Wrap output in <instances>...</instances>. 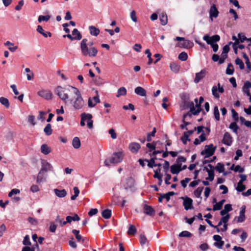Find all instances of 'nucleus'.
I'll list each match as a JSON object with an SVG mask.
<instances>
[{
	"label": "nucleus",
	"instance_id": "obj_1",
	"mask_svg": "<svg viewBox=\"0 0 251 251\" xmlns=\"http://www.w3.org/2000/svg\"><path fill=\"white\" fill-rule=\"evenodd\" d=\"M55 93L66 104H71L75 109H80L84 105V102L80 92L76 87L70 85L66 87L57 86Z\"/></svg>",
	"mask_w": 251,
	"mask_h": 251
},
{
	"label": "nucleus",
	"instance_id": "obj_2",
	"mask_svg": "<svg viewBox=\"0 0 251 251\" xmlns=\"http://www.w3.org/2000/svg\"><path fill=\"white\" fill-rule=\"evenodd\" d=\"M88 39H83L80 43V47L82 55L85 57H93L96 56L98 52V50L95 47H88L87 42Z\"/></svg>",
	"mask_w": 251,
	"mask_h": 251
},
{
	"label": "nucleus",
	"instance_id": "obj_3",
	"mask_svg": "<svg viewBox=\"0 0 251 251\" xmlns=\"http://www.w3.org/2000/svg\"><path fill=\"white\" fill-rule=\"evenodd\" d=\"M41 166V169L37 177L36 182L38 183H40L43 181L46 173L51 171L53 168L52 165L46 160H42Z\"/></svg>",
	"mask_w": 251,
	"mask_h": 251
},
{
	"label": "nucleus",
	"instance_id": "obj_4",
	"mask_svg": "<svg viewBox=\"0 0 251 251\" xmlns=\"http://www.w3.org/2000/svg\"><path fill=\"white\" fill-rule=\"evenodd\" d=\"M123 152L121 151L115 152L109 158L104 161V164L106 166H109L111 164L121 162L123 160Z\"/></svg>",
	"mask_w": 251,
	"mask_h": 251
},
{
	"label": "nucleus",
	"instance_id": "obj_5",
	"mask_svg": "<svg viewBox=\"0 0 251 251\" xmlns=\"http://www.w3.org/2000/svg\"><path fill=\"white\" fill-rule=\"evenodd\" d=\"M203 39L208 44L211 45L214 52L217 51L219 47L218 44H215V43L219 41L220 39V37L218 35H215L212 37H210L208 35H205L203 37Z\"/></svg>",
	"mask_w": 251,
	"mask_h": 251
},
{
	"label": "nucleus",
	"instance_id": "obj_6",
	"mask_svg": "<svg viewBox=\"0 0 251 251\" xmlns=\"http://www.w3.org/2000/svg\"><path fill=\"white\" fill-rule=\"evenodd\" d=\"M204 99L202 97H201L199 99V103H197L195 105L193 102H188L187 103L188 106L189 107L190 111L193 113V115H196L201 111V104L203 102Z\"/></svg>",
	"mask_w": 251,
	"mask_h": 251
},
{
	"label": "nucleus",
	"instance_id": "obj_7",
	"mask_svg": "<svg viewBox=\"0 0 251 251\" xmlns=\"http://www.w3.org/2000/svg\"><path fill=\"white\" fill-rule=\"evenodd\" d=\"M216 149V147H214L213 144H210L205 146V149L201 152L202 155H205V158L209 157L212 155Z\"/></svg>",
	"mask_w": 251,
	"mask_h": 251
},
{
	"label": "nucleus",
	"instance_id": "obj_8",
	"mask_svg": "<svg viewBox=\"0 0 251 251\" xmlns=\"http://www.w3.org/2000/svg\"><path fill=\"white\" fill-rule=\"evenodd\" d=\"M176 41H182V42L177 44V46L181 48H188L193 46V43L189 40H185L184 38L180 37H176L175 39Z\"/></svg>",
	"mask_w": 251,
	"mask_h": 251
},
{
	"label": "nucleus",
	"instance_id": "obj_9",
	"mask_svg": "<svg viewBox=\"0 0 251 251\" xmlns=\"http://www.w3.org/2000/svg\"><path fill=\"white\" fill-rule=\"evenodd\" d=\"M218 92L221 93H223L224 92V89L221 86L220 83H218L217 86H213L212 88V94L214 98L216 99H219L220 97Z\"/></svg>",
	"mask_w": 251,
	"mask_h": 251
},
{
	"label": "nucleus",
	"instance_id": "obj_10",
	"mask_svg": "<svg viewBox=\"0 0 251 251\" xmlns=\"http://www.w3.org/2000/svg\"><path fill=\"white\" fill-rule=\"evenodd\" d=\"M181 199L183 200V205L186 210L191 209L193 203V200L191 198L188 197H181Z\"/></svg>",
	"mask_w": 251,
	"mask_h": 251
},
{
	"label": "nucleus",
	"instance_id": "obj_11",
	"mask_svg": "<svg viewBox=\"0 0 251 251\" xmlns=\"http://www.w3.org/2000/svg\"><path fill=\"white\" fill-rule=\"evenodd\" d=\"M222 142L226 146H230L232 143V138L230 133L227 132H225Z\"/></svg>",
	"mask_w": 251,
	"mask_h": 251
},
{
	"label": "nucleus",
	"instance_id": "obj_12",
	"mask_svg": "<svg viewBox=\"0 0 251 251\" xmlns=\"http://www.w3.org/2000/svg\"><path fill=\"white\" fill-rule=\"evenodd\" d=\"M100 102L99 96L97 95L93 98H89L88 100V105L89 107H94L97 103Z\"/></svg>",
	"mask_w": 251,
	"mask_h": 251
},
{
	"label": "nucleus",
	"instance_id": "obj_13",
	"mask_svg": "<svg viewBox=\"0 0 251 251\" xmlns=\"http://www.w3.org/2000/svg\"><path fill=\"white\" fill-rule=\"evenodd\" d=\"M245 211H246V206L243 205L241 208L240 212V215L238 217H236L235 219H237V223L243 222L245 220Z\"/></svg>",
	"mask_w": 251,
	"mask_h": 251
},
{
	"label": "nucleus",
	"instance_id": "obj_14",
	"mask_svg": "<svg viewBox=\"0 0 251 251\" xmlns=\"http://www.w3.org/2000/svg\"><path fill=\"white\" fill-rule=\"evenodd\" d=\"M83 115L85 117L87 122V125L89 128L92 129L93 127V121L92 120V115L91 114L83 113Z\"/></svg>",
	"mask_w": 251,
	"mask_h": 251
},
{
	"label": "nucleus",
	"instance_id": "obj_15",
	"mask_svg": "<svg viewBox=\"0 0 251 251\" xmlns=\"http://www.w3.org/2000/svg\"><path fill=\"white\" fill-rule=\"evenodd\" d=\"M38 94L40 97L47 100H50L52 98V93L49 90H41L38 92Z\"/></svg>",
	"mask_w": 251,
	"mask_h": 251
},
{
	"label": "nucleus",
	"instance_id": "obj_16",
	"mask_svg": "<svg viewBox=\"0 0 251 251\" xmlns=\"http://www.w3.org/2000/svg\"><path fill=\"white\" fill-rule=\"evenodd\" d=\"M213 239L216 241L214 245L219 249H222L224 245V241L222 240L221 237L219 235L213 236Z\"/></svg>",
	"mask_w": 251,
	"mask_h": 251
},
{
	"label": "nucleus",
	"instance_id": "obj_17",
	"mask_svg": "<svg viewBox=\"0 0 251 251\" xmlns=\"http://www.w3.org/2000/svg\"><path fill=\"white\" fill-rule=\"evenodd\" d=\"M206 71L205 70H202L200 72L196 73L194 82L198 83L206 75Z\"/></svg>",
	"mask_w": 251,
	"mask_h": 251
},
{
	"label": "nucleus",
	"instance_id": "obj_18",
	"mask_svg": "<svg viewBox=\"0 0 251 251\" xmlns=\"http://www.w3.org/2000/svg\"><path fill=\"white\" fill-rule=\"evenodd\" d=\"M140 148V144L136 142L131 143L129 146V150L133 153H137Z\"/></svg>",
	"mask_w": 251,
	"mask_h": 251
},
{
	"label": "nucleus",
	"instance_id": "obj_19",
	"mask_svg": "<svg viewBox=\"0 0 251 251\" xmlns=\"http://www.w3.org/2000/svg\"><path fill=\"white\" fill-rule=\"evenodd\" d=\"M210 17L212 19L213 17L216 18L219 14V11L215 4H213L209 10Z\"/></svg>",
	"mask_w": 251,
	"mask_h": 251
},
{
	"label": "nucleus",
	"instance_id": "obj_20",
	"mask_svg": "<svg viewBox=\"0 0 251 251\" xmlns=\"http://www.w3.org/2000/svg\"><path fill=\"white\" fill-rule=\"evenodd\" d=\"M144 212L147 215L150 216H153L155 214V211L153 208L151 206L148 205H144L143 207Z\"/></svg>",
	"mask_w": 251,
	"mask_h": 251
},
{
	"label": "nucleus",
	"instance_id": "obj_21",
	"mask_svg": "<svg viewBox=\"0 0 251 251\" xmlns=\"http://www.w3.org/2000/svg\"><path fill=\"white\" fill-rule=\"evenodd\" d=\"M208 166L210 168L211 170L208 169L207 168H205L204 170L206 171V172L208 174V177L206 178L207 180H209L210 181H212L214 179V171L212 169L213 167L211 165H208Z\"/></svg>",
	"mask_w": 251,
	"mask_h": 251
},
{
	"label": "nucleus",
	"instance_id": "obj_22",
	"mask_svg": "<svg viewBox=\"0 0 251 251\" xmlns=\"http://www.w3.org/2000/svg\"><path fill=\"white\" fill-rule=\"evenodd\" d=\"M181 170V165L174 164L171 166V172L173 174H177Z\"/></svg>",
	"mask_w": 251,
	"mask_h": 251
},
{
	"label": "nucleus",
	"instance_id": "obj_23",
	"mask_svg": "<svg viewBox=\"0 0 251 251\" xmlns=\"http://www.w3.org/2000/svg\"><path fill=\"white\" fill-rule=\"evenodd\" d=\"M37 31L41 34L44 37H47L48 36L51 37V34L50 32L45 31L42 26L39 25L37 27Z\"/></svg>",
	"mask_w": 251,
	"mask_h": 251
},
{
	"label": "nucleus",
	"instance_id": "obj_24",
	"mask_svg": "<svg viewBox=\"0 0 251 251\" xmlns=\"http://www.w3.org/2000/svg\"><path fill=\"white\" fill-rule=\"evenodd\" d=\"M53 191L56 196L59 198H64L67 195V192L65 189L60 190L58 189H54Z\"/></svg>",
	"mask_w": 251,
	"mask_h": 251
},
{
	"label": "nucleus",
	"instance_id": "obj_25",
	"mask_svg": "<svg viewBox=\"0 0 251 251\" xmlns=\"http://www.w3.org/2000/svg\"><path fill=\"white\" fill-rule=\"evenodd\" d=\"M135 93L140 96L145 97L146 96V91L143 87L138 86L135 89Z\"/></svg>",
	"mask_w": 251,
	"mask_h": 251
},
{
	"label": "nucleus",
	"instance_id": "obj_26",
	"mask_svg": "<svg viewBox=\"0 0 251 251\" xmlns=\"http://www.w3.org/2000/svg\"><path fill=\"white\" fill-rule=\"evenodd\" d=\"M90 33L91 35L97 36L100 33V30L95 26L91 25L89 27Z\"/></svg>",
	"mask_w": 251,
	"mask_h": 251
},
{
	"label": "nucleus",
	"instance_id": "obj_27",
	"mask_svg": "<svg viewBox=\"0 0 251 251\" xmlns=\"http://www.w3.org/2000/svg\"><path fill=\"white\" fill-rule=\"evenodd\" d=\"M170 68L174 73L177 74L179 71L180 66L175 62H171L170 64Z\"/></svg>",
	"mask_w": 251,
	"mask_h": 251
},
{
	"label": "nucleus",
	"instance_id": "obj_28",
	"mask_svg": "<svg viewBox=\"0 0 251 251\" xmlns=\"http://www.w3.org/2000/svg\"><path fill=\"white\" fill-rule=\"evenodd\" d=\"M41 151L42 153L47 155L51 152V149L47 144H43L41 147Z\"/></svg>",
	"mask_w": 251,
	"mask_h": 251
},
{
	"label": "nucleus",
	"instance_id": "obj_29",
	"mask_svg": "<svg viewBox=\"0 0 251 251\" xmlns=\"http://www.w3.org/2000/svg\"><path fill=\"white\" fill-rule=\"evenodd\" d=\"M80 141L79 139L75 137L72 141V145L75 149H77L80 147Z\"/></svg>",
	"mask_w": 251,
	"mask_h": 251
},
{
	"label": "nucleus",
	"instance_id": "obj_30",
	"mask_svg": "<svg viewBox=\"0 0 251 251\" xmlns=\"http://www.w3.org/2000/svg\"><path fill=\"white\" fill-rule=\"evenodd\" d=\"M225 200H223L219 202L216 203L215 204L213 205V210L214 211L220 210L223 205V204L225 202Z\"/></svg>",
	"mask_w": 251,
	"mask_h": 251
},
{
	"label": "nucleus",
	"instance_id": "obj_31",
	"mask_svg": "<svg viewBox=\"0 0 251 251\" xmlns=\"http://www.w3.org/2000/svg\"><path fill=\"white\" fill-rule=\"evenodd\" d=\"M159 20L161 23V24L162 25H165L167 24L168 19L167 16L166 14L162 13L160 15Z\"/></svg>",
	"mask_w": 251,
	"mask_h": 251
},
{
	"label": "nucleus",
	"instance_id": "obj_32",
	"mask_svg": "<svg viewBox=\"0 0 251 251\" xmlns=\"http://www.w3.org/2000/svg\"><path fill=\"white\" fill-rule=\"evenodd\" d=\"M25 72L26 73V77L28 80H31L34 78V74L30 70L29 68H26L25 69Z\"/></svg>",
	"mask_w": 251,
	"mask_h": 251
},
{
	"label": "nucleus",
	"instance_id": "obj_33",
	"mask_svg": "<svg viewBox=\"0 0 251 251\" xmlns=\"http://www.w3.org/2000/svg\"><path fill=\"white\" fill-rule=\"evenodd\" d=\"M72 35L75 38V40H79L81 39L82 36L80 32L76 28L74 29L72 31Z\"/></svg>",
	"mask_w": 251,
	"mask_h": 251
},
{
	"label": "nucleus",
	"instance_id": "obj_34",
	"mask_svg": "<svg viewBox=\"0 0 251 251\" xmlns=\"http://www.w3.org/2000/svg\"><path fill=\"white\" fill-rule=\"evenodd\" d=\"M243 57L245 59L246 61V64L247 66V68L250 71H251V63L250 62V60L246 53L243 52Z\"/></svg>",
	"mask_w": 251,
	"mask_h": 251
},
{
	"label": "nucleus",
	"instance_id": "obj_35",
	"mask_svg": "<svg viewBox=\"0 0 251 251\" xmlns=\"http://www.w3.org/2000/svg\"><path fill=\"white\" fill-rule=\"evenodd\" d=\"M126 94V90L124 87H122L118 90L117 94L116 97L119 98L122 96H125Z\"/></svg>",
	"mask_w": 251,
	"mask_h": 251
},
{
	"label": "nucleus",
	"instance_id": "obj_36",
	"mask_svg": "<svg viewBox=\"0 0 251 251\" xmlns=\"http://www.w3.org/2000/svg\"><path fill=\"white\" fill-rule=\"evenodd\" d=\"M111 216V211L107 209L103 210L102 212V216L105 219H109Z\"/></svg>",
	"mask_w": 251,
	"mask_h": 251
},
{
	"label": "nucleus",
	"instance_id": "obj_37",
	"mask_svg": "<svg viewBox=\"0 0 251 251\" xmlns=\"http://www.w3.org/2000/svg\"><path fill=\"white\" fill-rule=\"evenodd\" d=\"M79 220H80V218L77 214H75V216L73 217L68 216L66 217L67 222V223H70L72 222V221H78Z\"/></svg>",
	"mask_w": 251,
	"mask_h": 251
},
{
	"label": "nucleus",
	"instance_id": "obj_38",
	"mask_svg": "<svg viewBox=\"0 0 251 251\" xmlns=\"http://www.w3.org/2000/svg\"><path fill=\"white\" fill-rule=\"evenodd\" d=\"M44 131L47 135H50L51 134L52 130L51 125L50 124H47L44 129Z\"/></svg>",
	"mask_w": 251,
	"mask_h": 251
},
{
	"label": "nucleus",
	"instance_id": "obj_39",
	"mask_svg": "<svg viewBox=\"0 0 251 251\" xmlns=\"http://www.w3.org/2000/svg\"><path fill=\"white\" fill-rule=\"evenodd\" d=\"M246 189V186L243 184V183L241 182H238L237 183V186L236 188V190L238 192H243Z\"/></svg>",
	"mask_w": 251,
	"mask_h": 251
},
{
	"label": "nucleus",
	"instance_id": "obj_40",
	"mask_svg": "<svg viewBox=\"0 0 251 251\" xmlns=\"http://www.w3.org/2000/svg\"><path fill=\"white\" fill-rule=\"evenodd\" d=\"M229 127L235 133L237 134V130L239 127L236 124V122L231 123Z\"/></svg>",
	"mask_w": 251,
	"mask_h": 251
},
{
	"label": "nucleus",
	"instance_id": "obj_41",
	"mask_svg": "<svg viewBox=\"0 0 251 251\" xmlns=\"http://www.w3.org/2000/svg\"><path fill=\"white\" fill-rule=\"evenodd\" d=\"M136 232V229L134 226L132 225H129V228L127 231L128 235H134Z\"/></svg>",
	"mask_w": 251,
	"mask_h": 251
},
{
	"label": "nucleus",
	"instance_id": "obj_42",
	"mask_svg": "<svg viewBox=\"0 0 251 251\" xmlns=\"http://www.w3.org/2000/svg\"><path fill=\"white\" fill-rule=\"evenodd\" d=\"M0 102L4 105L6 108H8L9 106V101L7 98L4 97L0 98Z\"/></svg>",
	"mask_w": 251,
	"mask_h": 251
},
{
	"label": "nucleus",
	"instance_id": "obj_43",
	"mask_svg": "<svg viewBox=\"0 0 251 251\" xmlns=\"http://www.w3.org/2000/svg\"><path fill=\"white\" fill-rule=\"evenodd\" d=\"M178 58L179 60L182 61H186L188 58V55L187 53L183 51L181 52L178 56Z\"/></svg>",
	"mask_w": 251,
	"mask_h": 251
},
{
	"label": "nucleus",
	"instance_id": "obj_44",
	"mask_svg": "<svg viewBox=\"0 0 251 251\" xmlns=\"http://www.w3.org/2000/svg\"><path fill=\"white\" fill-rule=\"evenodd\" d=\"M155 158H152L150 160H145L148 162V166L150 168H153V167L157 166V164L155 163L154 161Z\"/></svg>",
	"mask_w": 251,
	"mask_h": 251
},
{
	"label": "nucleus",
	"instance_id": "obj_45",
	"mask_svg": "<svg viewBox=\"0 0 251 251\" xmlns=\"http://www.w3.org/2000/svg\"><path fill=\"white\" fill-rule=\"evenodd\" d=\"M234 72L233 66L231 64H229L226 70V74L227 75H232Z\"/></svg>",
	"mask_w": 251,
	"mask_h": 251
},
{
	"label": "nucleus",
	"instance_id": "obj_46",
	"mask_svg": "<svg viewBox=\"0 0 251 251\" xmlns=\"http://www.w3.org/2000/svg\"><path fill=\"white\" fill-rule=\"evenodd\" d=\"M134 185V180L132 178H129L127 180L126 184L125 187L126 189H127L128 188H131Z\"/></svg>",
	"mask_w": 251,
	"mask_h": 251
},
{
	"label": "nucleus",
	"instance_id": "obj_47",
	"mask_svg": "<svg viewBox=\"0 0 251 251\" xmlns=\"http://www.w3.org/2000/svg\"><path fill=\"white\" fill-rule=\"evenodd\" d=\"M73 189L74 191L75 194L74 195L72 196L71 198V199L72 201L75 200L79 194V190L77 187H74Z\"/></svg>",
	"mask_w": 251,
	"mask_h": 251
},
{
	"label": "nucleus",
	"instance_id": "obj_48",
	"mask_svg": "<svg viewBox=\"0 0 251 251\" xmlns=\"http://www.w3.org/2000/svg\"><path fill=\"white\" fill-rule=\"evenodd\" d=\"M203 189V187H199L195 191L194 195L197 198H200L201 197V194Z\"/></svg>",
	"mask_w": 251,
	"mask_h": 251
},
{
	"label": "nucleus",
	"instance_id": "obj_49",
	"mask_svg": "<svg viewBox=\"0 0 251 251\" xmlns=\"http://www.w3.org/2000/svg\"><path fill=\"white\" fill-rule=\"evenodd\" d=\"M216 170L219 173H223L225 170L224 164L221 163H218L216 166Z\"/></svg>",
	"mask_w": 251,
	"mask_h": 251
},
{
	"label": "nucleus",
	"instance_id": "obj_50",
	"mask_svg": "<svg viewBox=\"0 0 251 251\" xmlns=\"http://www.w3.org/2000/svg\"><path fill=\"white\" fill-rule=\"evenodd\" d=\"M214 115L215 119L219 121L220 120V114L218 107L217 106H215L214 108Z\"/></svg>",
	"mask_w": 251,
	"mask_h": 251
},
{
	"label": "nucleus",
	"instance_id": "obj_51",
	"mask_svg": "<svg viewBox=\"0 0 251 251\" xmlns=\"http://www.w3.org/2000/svg\"><path fill=\"white\" fill-rule=\"evenodd\" d=\"M188 115V114H184L183 115V124H182L180 126V127L181 128V129H187V128L186 127V126L187 125H188L190 123L189 122H185L184 121L185 120V118H186V117Z\"/></svg>",
	"mask_w": 251,
	"mask_h": 251
},
{
	"label": "nucleus",
	"instance_id": "obj_52",
	"mask_svg": "<svg viewBox=\"0 0 251 251\" xmlns=\"http://www.w3.org/2000/svg\"><path fill=\"white\" fill-rule=\"evenodd\" d=\"M235 64L237 65H239L240 67V68L241 70H243L244 68V64L242 60L240 59L239 58H237L235 60Z\"/></svg>",
	"mask_w": 251,
	"mask_h": 251
},
{
	"label": "nucleus",
	"instance_id": "obj_53",
	"mask_svg": "<svg viewBox=\"0 0 251 251\" xmlns=\"http://www.w3.org/2000/svg\"><path fill=\"white\" fill-rule=\"evenodd\" d=\"M50 18V15H40L39 16L38 20L39 22H41L42 21H48Z\"/></svg>",
	"mask_w": 251,
	"mask_h": 251
},
{
	"label": "nucleus",
	"instance_id": "obj_54",
	"mask_svg": "<svg viewBox=\"0 0 251 251\" xmlns=\"http://www.w3.org/2000/svg\"><path fill=\"white\" fill-rule=\"evenodd\" d=\"M192 236V234L188 231H183L180 232L179 234V237H189Z\"/></svg>",
	"mask_w": 251,
	"mask_h": 251
},
{
	"label": "nucleus",
	"instance_id": "obj_55",
	"mask_svg": "<svg viewBox=\"0 0 251 251\" xmlns=\"http://www.w3.org/2000/svg\"><path fill=\"white\" fill-rule=\"evenodd\" d=\"M130 18L132 21L135 23L137 22V18L136 14V12L135 10H132L130 13Z\"/></svg>",
	"mask_w": 251,
	"mask_h": 251
},
{
	"label": "nucleus",
	"instance_id": "obj_56",
	"mask_svg": "<svg viewBox=\"0 0 251 251\" xmlns=\"http://www.w3.org/2000/svg\"><path fill=\"white\" fill-rule=\"evenodd\" d=\"M180 140L185 145L187 144V141H190V139L189 138V136L187 135L186 133H183V136L181 137Z\"/></svg>",
	"mask_w": 251,
	"mask_h": 251
},
{
	"label": "nucleus",
	"instance_id": "obj_57",
	"mask_svg": "<svg viewBox=\"0 0 251 251\" xmlns=\"http://www.w3.org/2000/svg\"><path fill=\"white\" fill-rule=\"evenodd\" d=\"M23 243L24 245L25 246H30L31 245V242L30 241V240H29V237L28 235H26L25 238H24V239L23 241Z\"/></svg>",
	"mask_w": 251,
	"mask_h": 251
},
{
	"label": "nucleus",
	"instance_id": "obj_58",
	"mask_svg": "<svg viewBox=\"0 0 251 251\" xmlns=\"http://www.w3.org/2000/svg\"><path fill=\"white\" fill-rule=\"evenodd\" d=\"M55 221H56V223H59L60 226H62L64 225H66V223H67V221H63V220L60 219V217H59V216H58V215L56 217V218L55 219Z\"/></svg>",
	"mask_w": 251,
	"mask_h": 251
},
{
	"label": "nucleus",
	"instance_id": "obj_59",
	"mask_svg": "<svg viewBox=\"0 0 251 251\" xmlns=\"http://www.w3.org/2000/svg\"><path fill=\"white\" fill-rule=\"evenodd\" d=\"M156 133V129L155 128H154L153 130L150 133L148 134L147 137V140L148 142H150L151 141V136H154L155 135V133Z\"/></svg>",
	"mask_w": 251,
	"mask_h": 251
},
{
	"label": "nucleus",
	"instance_id": "obj_60",
	"mask_svg": "<svg viewBox=\"0 0 251 251\" xmlns=\"http://www.w3.org/2000/svg\"><path fill=\"white\" fill-rule=\"evenodd\" d=\"M147 239L144 235L141 234L140 236V243L142 246L144 245L147 242Z\"/></svg>",
	"mask_w": 251,
	"mask_h": 251
},
{
	"label": "nucleus",
	"instance_id": "obj_61",
	"mask_svg": "<svg viewBox=\"0 0 251 251\" xmlns=\"http://www.w3.org/2000/svg\"><path fill=\"white\" fill-rule=\"evenodd\" d=\"M108 133L110 134L112 139H115L117 138V134L114 129H110L108 131Z\"/></svg>",
	"mask_w": 251,
	"mask_h": 251
},
{
	"label": "nucleus",
	"instance_id": "obj_62",
	"mask_svg": "<svg viewBox=\"0 0 251 251\" xmlns=\"http://www.w3.org/2000/svg\"><path fill=\"white\" fill-rule=\"evenodd\" d=\"M20 193V191L18 189H13L8 194V197H11L14 194H18Z\"/></svg>",
	"mask_w": 251,
	"mask_h": 251
},
{
	"label": "nucleus",
	"instance_id": "obj_63",
	"mask_svg": "<svg viewBox=\"0 0 251 251\" xmlns=\"http://www.w3.org/2000/svg\"><path fill=\"white\" fill-rule=\"evenodd\" d=\"M191 180L189 178H185L184 179L180 181L181 184L183 188H185L187 186V184Z\"/></svg>",
	"mask_w": 251,
	"mask_h": 251
},
{
	"label": "nucleus",
	"instance_id": "obj_64",
	"mask_svg": "<svg viewBox=\"0 0 251 251\" xmlns=\"http://www.w3.org/2000/svg\"><path fill=\"white\" fill-rule=\"evenodd\" d=\"M238 39L239 40V42H244L245 40H247V38L243 35L242 33H239L238 34Z\"/></svg>",
	"mask_w": 251,
	"mask_h": 251
}]
</instances>
